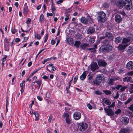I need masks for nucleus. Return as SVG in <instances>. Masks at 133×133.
Instances as JSON below:
<instances>
[{"label":"nucleus","mask_w":133,"mask_h":133,"mask_svg":"<svg viewBox=\"0 0 133 133\" xmlns=\"http://www.w3.org/2000/svg\"><path fill=\"white\" fill-rule=\"evenodd\" d=\"M110 43L107 40H103V45H102L99 49L98 52L99 53H108L111 51L113 47L111 45L109 44Z\"/></svg>","instance_id":"f257e3e1"},{"label":"nucleus","mask_w":133,"mask_h":133,"mask_svg":"<svg viewBox=\"0 0 133 133\" xmlns=\"http://www.w3.org/2000/svg\"><path fill=\"white\" fill-rule=\"evenodd\" d=\"M103 76V75L102 74L97 75L96 78L93 81L92 76H90L89 74L88 75V79L89 83H91L93 82V85L98 86L101 83L103 82H104V77Z\"/></svg>","instance_id":"f03ea898"},{"label":"nucleus","mask_w":133,"mask_h":133,"mask_svg":"<svg viewBox=\"0 0 133 133\" xmlns=\"http://www.w3.org/2000/svg\"><path fill=\"white\" fill-rule=\"evenodd\" d=\"M106 37H107L108 39H105L103 40H107L109 42H110L111 41H112L114 38V37L112 33L109 31L107 32L105 34V36L101 37L100 38L101 39H102Z\"/></svg>","instance_id":"7ed1b4c3"},{"label":"nucleus","mask_w":133,"mask_h":133,"mask_svg":"<svg viewBox=\"0 0 133 133\" xmlns=\"http://www.w3.org/2000/svg\"><path fill=\"white\" fill-rule=\"evenodd\" d=\"M106 18V15L103 12L101 11L98 14L97 19L99 22L103 23L105 22Z\"/></svg>","instance_id":"20e7f679"},{"label":"nucleus","mask_w":133,"mask_h":133,"mask_svg":"<svg viewBox=\"0 0 133 133\" xmlns=\"http://www.w3.org/2000/svg\"><path fill=\"white\" fill-rule=\"evenodd\" d=\"M132 2L131 0H125L124 5L127 10H129L132 8Z\"/></svg>","instance_id":"39448f33"},{"label":"nucleus","mask_w":133,"mask_h":133,"mask_svg":"<svg viewBox=\"0 0 133 133\" xmlns=\"http://www.w3.org/2000/svg\"><path fill=\"white\" fill-rule=\"evenodd\" d=\"M88 125L85 123H80L78 125V128L81 131H84L87 128Z\"/></svg>","instance_id":"423d86ee"},{"label":"nucleus","mask_w":133,"mask_h":133,"mask_svg":"<svg viewBox=\"0 0 133 133\" xmlns=\"http://www.w3.org/2000/svg\"><path fill=\"white\" fill-rule=\"evenodd\" d=\"M124 2L123 0H118L116 2L115 4L117 8L120 9H121L124 6Z\"/></svg>","instance_id":"0eeeda50"},{"label":"nucleus","mask_w":133,"mask_h":133,"mask_svg":"<svg viewBox=\"0 0 133 133\" xmlns=\"http://www.w3.org/2000/svg\"><path fill=\"white\" fill-rule=\"evenodd\" d=\"M91 69L92 71H94L96 69L99 68L97 63L95 62H93L90 65Z\"/></svg>","instance_id":"6e6552de"},{"label":"nucleus","mask_w":133,"mask_h":133,"mask_svg":"<svg viewBox=\"0 0 133 133\" xmlns=\"http://www.w3.org/2000/svg\"><path fill=\"white\" fill-rule=\"evenodd\" d=\"M104 109L105 110V112L108 116H111L114 115V112L111 109H106L105 108H104Z\"/></svg>","instance_id":"1a4fd4ad"},{"label":"nucleus","mask_w":133,"mask_h":133,"mask_svg":"<svg viewBox=\"0 0 133 133\" xmlns=\"http://www.w3.org/2000/svg\"><path fill=\"white\" fill-rule=\"evenodd\" d=\"M99 66H105L107 64L106 62L102 59H99L97 62Z\"/></svg>","instance_id":"9d476101"},{"label":"nucleus","mask_w":133,"mask_h":133,"mask_svg":"<svg viewBox=\"0 0 133 133\" xmlns=\"http://www.w3.org/2000/svg\"><path fill=\"white\" fill-rule=\"evenodd\" d=\"M130 130L129 128H122L120 130L119 133H130Z\"/></svg>","instance_id":"9b49d317"},{"label":"nucleus","mask_w":133,"mask_h":133,"mask_svg":"<svg viewBox=\"0 0 133 133\" xmlns=\"http://www.w3.org/2000/svg\"><path fill=\"white\" fill-rule=\"evenodd\" d=\"M121 122L123 124L127 125L129 122V119L127 117H124L122 118Z\"/></svg>","instance_id":"f8f14e48"},{"label":"nucleus","mask_w":133,"mask_h":133,"mask_svg":"<svg viewBox=\"0 0 133 133\" xmlns=\"http://www.w3.org/2000/svg\"><path fill=\"white\" fill-rule=\"evenodd\" d=\"M73 117L74 119L75 120H78L81 118V114L79 112H75L73 114Z\"/></svg>","instance_id":"ddd939ff"},{"label":"nucleus","mask_w":133,"mask_h":133,"mask_svg":"<svg viewBox=\"0 0 133 133\" xmlns=\"http://www.w3.org/2000/svg\"><path fill=\"white\" fill-rule=\"evenodd\" d=\"M126 68L127 69L131 70L133 69V62L130 61L128 62L126 65Z\"/></svg>","instance_id":"4468645a"},{"label":"nucleus","mask_w":133,"mask_h":133,"mask_svg":"<svg viewBox=\"0 0 133 133\" xmlns=\"http://www.w3.org/2000/svg\"><path fill=\"white\" fill-rule=\"evenodd\" d=\"M129 45V44H119L118 46V49L119 50H122L124 49Z\"/></svg>","instance_id":"2eb2a0df"},{"label":"nucleus","mask_w":133,"mask_h":133,"mask_svg":"<svg viewBox=\"0 0 133 133\" xmlns=\"http://www.w3.org/2000/svg\"><path fill=\"white\" fill-rule=\"evenodd\" d=\"M131 41V39L129 38L125 37L122 40V43L123 44H129L130 45V42Z\"/></svg>","instance_id":"dca6fc26"},{"label":"nucleus","mask_w":133,"mask_h":133,"mask_svg":"<svg viewBox=\"0 0 133 133\" xmlns=\"http://www.w3.org/2000/svg\"><path fill=\"white\" fill-rule=\"evenodd\" d=\"M126 51L128 54H131L133 53V46H129L127 49Z\"/></svg>","instance_id":"f3484780"},{"label":"nucleus","mask_w":133,"mask_h":133,"mask_svg":"<svg viewBox=\"0 0 133 133\" xmlns=\"http://www.w3.org/2000/svg\"><path fill=\"white\" fill-rule=\"evenodd\" d=\"M115 20L116 22L119 23L122 20V18L120 15H116L115 16Z\"/></svg>","instance_id":"a211bd4d"},{"label":"nucleus","mask_w":133,"mask_h":133,"mask_svg":"<svg viewBox=\"0 0 133 133\" xmlns=\"http://www.w3.org/2000/svg\"><path fill=\"white\" fill-rule=\"evenodd\" d=\"M89 47V44L86 43H84L80 45V47L82 49L85 50L86 49L87 47Z\"/></svg>","instance_id":"6ab92c4d"},{"label":"nucleus","mask_w":133,"mask_h":133,"mask_svg":"<svg viewBox=\"0 0 133 133\" xmlns=\"http://www.w3.org/2000/svg\"><path fill=\"white\" fill-rule=\"evenodd\" d=\"M95 31V28L94 27H90L87 30L88 33L90 34L94 32Z\"/></svg>","instance_id":"aec40b11"},{"label":"nucleus","mask_w":133,"mask_h":133,"mask_svg":"<svg viewBox=\"0 0 133 133\" xmlns=\"http://www.w3.org/2000/svg\"><path fill=\"white\" fill-rule=\"evenodd\" d=\"M103 101L108 106L110 105L111 103L109 99L107 98H104L103 99Z\"/></svg>","instance_id":"412c9836"},{"label":"nucleus","mask_w":133,"mask_h":133,"mask_svg":"<svg viewBox=\"0 0 133 133\" xmlns=\"http://www.w3.org/2000/svg\"><path fill=\"white\" fill-rule=\"evenodd\" d=\"M122 40V37L119 36L116 38L115 39V42L116 44H117L121 42Z\"/></svg>","instance_id":"4be33fe9"},{"label":"nucleus","mask_w":133,"mask_h":133,"mask_svg":"<svg viewBox=\"0 0 133 133\" xmlns=\"http://www.w3.org/2000/svg\"><path fill=\"white\" fill-rule=\"evenodd\" d=\"M81 22L83 23L87 24L88 20L84 17H82L81 19Z\"/></svg>","instance_id":"5701e85b"},{"label":"nucleus","mask_w":133,"mask_h":133,"mask_svg":"<svg viewBox=\"0 0 133 133\" xmlns=\"http://www.w3.org/2000/svg\"><path fill=\"white\" fill-rule=\"evenodd\" d=\"M28 9L27 5H24L23 9V13L24 14L26 15L28 12Z\"/></svg>","instance_id":"b1692460"},{"label":"nucleus","mask_w":133,"mask_h":133,"mask_svg":"<svg viewBox=\"0 0 133 133\" xmlns=\"http://www.w3.org/2000/svg\"><path fill=\"white\" fill-rule=\"evenodd\" d=\"M86 73L84 71L82 75L80 77V79L82 80H84L86 77Z\"/></svg>","instance_id":"393cba45"},{"label":"nucleus","mask_w":133,"mask_h":133,"mask_svg":"<svg viewBox=\"0 0 133 133\" xmlns=\"http://www.w3.org/2000/svg\"><path fill=\"white\" fill-rule=\"evenodd\" d=\"M109 80V81L108 83L109 84L112 85L114 84V81H115V79L110 78Z\"/></svg>","instance_id":"a878e982"},{"label":"nucleus","mask_w":133,"mask_h":133,"mask_svg":"<svg viewBox=\"0 0 133 133\" xmlns=\"http://www.w3.org/2000/svg\"><path fill=\"white\" fill-rule=\"evenodd\" d=\"M81 44V43L79 41H76L75 42L74 45L76 47L78 48Z\"/></svg>","instance_id":"bb28decb"},{"label":"nucleus","mask_w":133,"mask_h":133,"mask_svg":"<svg viewBox=\"0 0 133 133\" xmlns=\"http://www.w3.org/2000/svg\"><path fill=\"white\" fill-rule=\"evenodd\" d=\"M103 91L105 93V94L107 95H110L111 94V91L108 90H103Z\"/></svg>","instance_id":"cd10ccee"},{"label":"nucleus","mask_w":133,"mask_h":133,"mask_svg":"<svg viewBox=\"0 0 133 133\" xmlns=\"http://www.w3.org/2000/svg\"><path fill=\"white\" fill-rule=\"evenodd\" d=\"M35 38H37V39H39L41 38V36L40 35H38L37 32H35Z\"/></svg>","instance_id":"c85d7f7f"},{"label":"nucleus","mask_w":133,"mask_h":133,"mask_svg":"<svg viewBox=\"0 0 133 133\" xmlns=\"http://www.w3.org/2000/svg\"><path fill=\"white\" fill-rule=\"evenodd\" d=\"M51 10L52 11V12L54 14V11L55 10V6L54 4L52 2L51 4Z\"/></svg>","instance_id":"c756f323"},{"label":"nucleus","mask_w":133,"mask_h":133,"mask_svg":"<svg viewBox=\"0 0 133 133\" xmlns=\"http://www.w3.org/2000/svg\"><path fill=\"white\" fill-rule=\"evenodd\" d=\"M65 120L66 123L68 124H70L71 123V120L70 119V117L66 118Z\"/></svg>","instance_id":"7c9ffc66"},{"label":"nucleus","mask_w":133,"mask_h":133,"mask_svg":"<svg viewBox=\"0 0 133 133\" xmlns=\"http://www.w3.org/2000/svg\"><path fill=\"white\" fill-rule=\"evenodd\" d=\"M88 49L90 50L91 52L95 53L96 52V50L94 48H88Z\"/></svg>","instance_id":"2f4dec72"},{"label":"nucleus","mask_w":133,"mask_h":133,"mask_svg":"<svg viewBox=\"0 0 133 133\" xmlns=\"http://www.w3.org/2000/svg\"><path fill=\"white\" fill-rule=\"evenodd\" d=\"M89 42L90 43H94L95 42L94 38L92 37H90Z\"/></svg>","instance_id":"473e14b6"},{"label":"nucleus","mask_w":133,"mask_h":133,"mask_svg":"<svg viewBox=\"0 0 133 133\" xmlns=\"http://www.w3.org/2000/svg\"><path fill=\"white\" fill-rule=\"evenodd\" d=\"M127 88V87L125 86H124L123 87H121V88L120 89V91L121 92H122L123 91H124L125 89Z\"/></svg>","instance_id":"72a5a7b5"},{"label":"nucleus","mask_w":133,"mask_h":133,"mask_svg":"<svg viewBox=\"0 0 133 133\" xmlns=\"http://www.w3.org/2000/svg\"><path fill=\"white\" fill-rule=\"evenodd\" d=\"M132 100V98H129L124 103V104L126 105L127 104L130 103Z\"/></svg>","instance_id":"f704fd0d"},{"label":"nucleus","mask_w":133,"mask_h":133,"mask_svg":"<svg viewBox=\"0 0 133 133\" xmlns=\"http://www.w3.org/2000/svg\"><path fill=\"white\" fill-rule=\"evenodd\" d=\"M95 93L97 95H101L102 94V92L99 90L95 91Z\"/></svg>","instance_id":"c9c22d12"},{"label":"nucleus","mask_w":133,"mask_h":133,"mask_svg":"<svg viewBox=\"0 0 133 133\" xmlns=\"http://www.w3.org/2000/svg\"><path fill=\"white\" fill-rule=\"evenodd\" d=\"M34 114L36 117V119L35 120L36 121H37L38 120V116L39 115L36 112H34Z\"/></svg>","instance_id":"e433bc0d"},{"label":"nucleus","mask_w":133,"mask_h":133,"mask_svg":"<svg viewBox=\"0 0 133 133\" xmlns=\"http://www.w3.org/2000/svg\"><path fill=\"white\" fill-rule=\"evenodd\" d=\"M63 117H65L66 118L68 117L69 116V114L67 112L64 113L62 116Z\"/></svg>","instance_id":"4c0bfd02"},{"label":"nucleus","mask_w":133,"mask_h":133,"mask_svg":"<svg viewBox=\"0 0 133 133\" xmlns=\"http://www.w3.org/2000/svg\"><path fill=\"white\" fill-rule=\"evenodd\" d=\"M130 89L131 90V91H130L131 93H133V84H130Z\"/></svg>","instance_id":"58836bf2"},{"label":"nucleus","mask_w":133,"mask_h":133,"mask_svg":"<svg viewBox=\"0 0 133 133\" xmlns=\"http://www.w3.org/2000/svg\"><path fill=\"white\" fill-rule=\"evenodd\" d=\"M4 48H5V50H5V48H6V47H8V48H9V44H8V43H4Z\"/></svg>","instance_id":"ea45409f"},{"label":"nucleus","mask_w":133,"mask_h":133,"mask_svg":"<svg viewBox=\"0 0 133 133\" xmlns=\"http://www.w3.org/2000/svg\"><path fill=\"white\" fill-rule=\"evenodd\" d=\"M82 35L78 33L76 35V38L77 39H79L80 38H81Z\"/></svg>","instance_id":"a19ab883"},{"label":"nucleus","mask_w":133,"mask_h":133,"mask_svg":"<svg viewBox=\"0 0 133 133\" xmlns=\"http://www.w3.org/2000/svg\"><path fill=\"white\" fill-rule=\"evenodd\" d=\"M115 106V102H112L111 105H110L109 106H108V108H111V107H113L114 108Z\"/></svg>","instance_id":"79ce46f5"},{"label":"nucleus","mask_w":133,"mask_h":133,"mask_svg":"<svg viewBox=\"0 0 133 133\" xmlns=\"http://www.w3.org/2000/svg\"><path fill=\"white\" fill-rule=\"evenodd\" d=\"M44 19V16L43 14H42L39 17V21L41 22L42 20Z\"/></svg>","instance_id":"37998d69"},{"label":"nucleus","mask_w":133,"mask_h":133,"mask_svg":"<svg viewBox=\"0 0 133 133\" xmlns=\"http://www.w3.org/2000/svg\"><path fill=\"white\" fill-rule=\"evenodd\" d=\"M68 41H70L71 43L72 44H73L74 43V41L73 39L71 38H68Z\"/></svg>","instance_id":"c03bdc74"},{"label":"nucleus","mask_w":133,"mask_h":133,"mask_svg":"<svg viewBox=\"0 0 133 133\" xmlns=\"http://www.w3.org/2000/svg\"><path fill=\"white\" fill-rule=\"evenodd\" d=\"M71 11V9L70 8H68V9H65V13H69Z\"/></svg>","instance_id":"a18cd8bd"},{"label":"nucleus","mask_w":133,"mask_h":133,"mask_svg":"<svg viewBox=\"0 0 133 133\" xmlns=\"http://www.w3.org/2000/svg\"><path fill=\"white\" fill-rule=\"evenodd\" d=\"M121 112V110L120 109H118L115 112V113L116 114H118L120 113Z\"/></svg>","instance_id":"49530a36"},{"label":"nucleus","mask_w":133,"mask_h":133,"mask_svg":"<svg viewBox=\"0 0 133 133\" xmlns=\"http://www.w3.org/2000/svg\"><path fill=\"white\" fill-rule=\"evenodd\" d=\"M128 109L132 111H133V104L131 105L130 106L128 107Z\"/></svg>","instance_id":"de8ad7c7"},{"label":"nucleus","mask_w":133,"mask_h":133,"mask_svg":"<svg viewBox=\"0 0 133 133\" xmlns=\"http://www.w3.org/2000/svg\"><path fill=\"white\" fill-rule=\"evenodd\" d=\"M87 20H88V22H90L92 21V19L91 18L90 16H88L87 18Z\"/></svg>","instance_id":"09e8293b"},{"label":"nucleus","mask_w":133,"mask_h":133,"mask_svg":"<svg viewBox=\"0 0 133 133\" xmlns=\"http://www.w3.org/2000/svg\"><path fill=\"white\" fill-rule=\"evenodd\" d=\"M127 74L128 75H129L130 76H131L133 75V71H130L128 72L127 73Z\"/></svg>","instance_id":"8fccbe9b"},{"label":"nucleus","mask_w":133,"mask_h":133,"mask_svg":"<svg viewBox=\"0 0 133 133\" xmlns=\"http://www.w3.org/2000/svg\"><path fill=\"white\" fill-rule=\"evenodd\" d=\"M17 31L16 29L15 28H14L13 29H11V32L13 34H15L16 32H17Z\"/></svg>","instance_id":"3c124183"},{"label":"nucleus","mask_w":133,"mask_h":133,"mask_svg":"<svg viewBox=\"0 0 133 133\" xmlns=\"http://www.w3.org/2000/svg\"><path fill=\"white\" fill-rule=\"evenodd\" d=\"M48 38V34H46L45 36L44 37V43H45L47 41Z\"/></svg>","instance_id":"603ef678"},{"label":"nucleus","mask_w":133,"mask_h":133,"mask_svg":"<svg viewBox=\"0 0 133 133\" xmlns=\"http://www.w3.org/2000/svg\"><path fill=\"white\" fill-rule=\"evenodd\" d=\"M52 115H50L49 118L48 119V121L49 122H50L51 121L52 119Z\"/></svg>","instance_id":"864d4df0"},{"label":"nucleus","mask_w":133,"mask_h":133,"mask_svg":"<svg viewBox=\"0 0 133 133\" xmlns=\"http://www.w3.org/2000/svg\"><path fill=\"white\" fill-rule=\"evenodd\" d=\"M103 6L105 8H108L109 6V4L107 3H105L103 4Z\"/></svg>","instance_id":"5fc2aeb1"},{"label":"nucleus","mask_w":133,"mask_h":133,"mask_svg":"<svg viewBox=\"0 0 133 133\" xmlns=\"http://www.w3.org/2000/svg\"><path fill=\"white\" fill-rule=\"evenodd\" d=\"M122 85H118L117 87H115L116 89L117 90H118L119 88L122 87Z\"/></svg>","instance_id":"6e6d98bb"},{"label":"nucleus","mask_w":133,"mask_h":133,"mask_svg":"<svg viewBox=\"0 0 133 133\" xmlns=\"http://www.w3.org/2000/svg\"><path fill=\"white\" fill-rule=\"evenodd\" d=\"M37 98L40 101H42L43 100L42 98L41 97V96H37Z\"/></svg>","instance_id":"4d7b16f0"},{"label":"nucleus","mask_w":133,"mask_h":133,"mask_svg":"<svg viewBox=\"0 0 133 133\" xmlns=\"http://www.w3.org/2000/svg\"><path fill=\"white\" fill-rule=\"evenodd\" d=\"M31 21V19L29 18L27 20L26 23L27 24H29Z\"/></svg>","instance_id":"13d9d810"},{"label":"nucleus","mask_w":133,"mask_h":133,"mask_svg":"<svg viewBox=\"0 0 133 133\" xmlns=\"http://www.w3.org/2000/svg\"><path fill=\"white\" fill-rule=\"evenodd\" d=\"M132 78L131 77H127V82H130L132 80Z\"/></svg>","instance_id":"bf43d9fd"},{"label":"nucleus","mask_w":133,"mask_h":133,"mask_svg":"<svg viewBox=\"0 0 133 133\" xmlns=\"http://www.w3.org/2000/svg\"><path fill=\"white\" fill-rule=\"evenodd\" d=\"M119 94L117 92V94H116V96H114V99H115V98L117 99L118 98V97H119Z\"/></svg>","instance_id":"052dcab7"},{"label":"nucleus","mask_w":133,"mask_h":133,"mask_svg":"<svg viewBox=\"0 0 133 133\" xmlns=\"http://www.w3.org/2000/svg\"><path fill=\"white\" fill-rule=\"evenodd\" d=\"M72 80H73V78H72L71 80L70 81V82L69 83V84H68L69 89V88L71 86Z\"/></svg>","instance_id":"680f3d73"},{"label":"nucleus","mask_w":133,"mask_h":133,"mask_svg":"<svg viewBox=\"0 0 133 133\" xmlns=\"http://www.w3.org/2000/svg\"><path fill=\"white\" fill-rule=\"evenodd\" d=\"M78 77V76H76L75 77L74 79V82H77V80Z\"/></svg>","instance_id":"e2e57ef3"},{"label":"nucleus","mask_w":133,"mask_h":133,"mask_svg":"<svg viewBox=\"0 0 133 133\" xmlns=\"http://www.w3.org/2000/svg\"><path fill=\"white\" fill-rule=\"evenodd\" d=\"M64 0H59L57 2V4H59L62 3Z\"/></svg>","instance_id":"0e129e2a"},{"label":"nucleus","mask_w":133,"mask_h":133,"mask_svg":"<svg viewBox=\"0 0 133 133\" xmlns=\"http://www.w3.org/2000/svg\"><path fill=\"white\" fill-rule=\"evenodd\" d=\"M50 95L49 93H47L46 94V96L48 98H49L50 97Z\"/></svg>","instance_id":"69168bd1"},{"label":"nucleus","mask_w":133,"mask_h":133,"mask_svg":"<svg viewBox=\"0 0 133 133\" xmlns=\"http://www.w3.org/2000/svg\"><path fill=\"white\" fill-rule=\"evenodd\" d=\"M53 14L52 13H47V16L48 17H49L50 16H52Z\"/></svg>","instance_id":"338daca9"},{"label":"nucleus","mask_w":133,"mask_h":133,"mask_svg":"<svg viewBox=\"0 0 133 133\" xmlns=\"http://www.w3.org/2000/svg\"><path fill=\"white\" fill-rule=\"evenodd\" d=\"M51 43L52 45H54L55 44V42L54 40H52L51 41Z\"/></svg>","instance_id":"774afa93"}]
</instances>
